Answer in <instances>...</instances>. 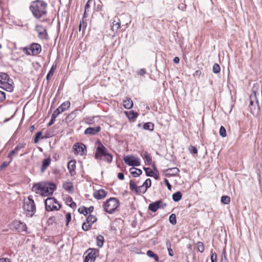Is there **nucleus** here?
<instances>
[{"mask_svg": "<svg viewBox=\"0 0 262 262\" xmlns=\"http://www.w3.org/2000/svg\"><path fill=\"white\" fill-rule=\"evenodd\" d=\"M63 188L69 192L72 193L74 191V187L70 183H66L63 184Z\"/></svg>", "mask_w": 262, "mask_h": 262, "instance_id": "obj_27", "label": "nucleus"}, {"mask_svg": "<svg viewBox=\"0 0 262 262\" xmlns=\"http://www.w3.org/2000/svg\"><path fill=\"white\" fill-rule=\"evenodd\" d=\"M119 206V202L115 198H111L108 199L103 205L104 211L109 213L113 214Z\"/></svg>", "mask_w": 262, "mask_h": 262, "instance_id": "obj_3", "label": "nucleus"}, {"mask_svg": "<svg viewBox=\"0 0 262 262\" xmlns=\"http://www.w3.org/2000/svg\"><path fill=\"white\" fill-rule=\"evenodd\" d=\"M46 209L48 211L58 210L61 207V205L54 198H49L45 201Z\"/></svg>", "mask_w": 262, "mask_h": 262, "instance_id": "obj_5", "label": "nucleus"}, {"mask_svg": "<svg viewBox=\"0 0 262 262\" xmlns=\"http://www.w3.org/2000/svg\"><path fill=\"white\" fill-rule=\"evenodd\" d=\"M97 218L95 216L90 214L86 218V222L88 224H92L96 222Z\"/></svg>", "mask_w": 262, "mask_h": 262, "instance_id": "obj_32", "label": "nucleus"}, {"mask_svg": "<svg viewBox=\"0 0 262 262\" xmlns=\"http://www.w3.org/2000/svg\"><path fill=\"white\" fill-rule=\"evenodd\" d=\"M86 17V16H85V17H84V16H83L82 20L80 21V26H81V25L82 26V30L83 31L85 30V29L86 27V26H87L86 19H85Z\"/></svg>", "mask_w": 262, "mask_h": 262, "instance_id": "obj_44", "label": "nucleus"}, {"mask_svg": "<svg viewBox=\"0 0 262 262\" xmlns=\"http://www.w3.org/2000/svg\"><path fill=\"white\" fill-rule=\"evenodd\" d=\"M189 150H190V152H191L192 154H197V152H198V150H197L196 148L193 146H190L189 147Z\"/></svg>", "mask_w": 262, "mask_h": 262, "instance_id": "obj_56", "label": "nucleus"}, {"mask_svg": "<svg viewBox=\"0 0 262 262\" xmlns=\"http://www.w3.org/2000/svg\"><path fill=\"white\" fill-rule=\"evenodd\" d=\"M23 50L27 55H36L41 51V47L38 43H33L29 48H24Z\"/></svg>", "mask_w": 262, "mask_h": 262, "instance_id": "obj_6", "label": "nucleus"}, {"mask_svg": "<svg viewBox=\"0 0 262 262\" xmlns=\"http://www.w3.org/2000/svg\"><path fill=\"white\" fill-rule=\"evenodd\" d=\"M249 99L250 101H252L255 102L256 105L257 107V109H259V103L258 99L256 97V92L255 91H252V93L249 97Z\"/></svg>", "mask_w": 262, "mask_h": 262, "instance_id": "obj_22", "label": "nucleus"}, {"mask_svg": "<svg viewBox=\"0 0 262 262\" xmlns=\"http://www.w3.org/2000/svg\"><path fill=\"white\" fill-rule=\"evenodd\" d=\"M43 190V184L41 183H38L34 184L32 187V190L35 192L36 193L42 195Z\"/></svg>", "mask_w": 262, "mask_h": 262, "instance_id": "obj_19", "label": "nucleus"}, {"mask_svg": "<svg viewBox=\"0 0 262 262\" xmlns=\"http://www.w3.org/2000/svg\"><path fill=\"white\" fill-rule=\"evenodd\" d=\"M142 185L147 189L151 185V180L150 179H146Z\"/></svg>", "mask_w": 262, "mask_h": 262, "instance_id": "obj_46", "label": "nucleus"}, {"mask_svg": "<svg viewBox=\"0 0 262 262\" xmlns=\"http://www.w3.org/2000/svg\"><path fill=\"white\" fill-rule=\"evenodd\" d=\"M78 212L80 213L83 214L84 215H86L88 213V208L83 207L82 209L79 208Z\"/></svg>", "mask_w": 262, "mask_h": 262, "instance_id": "obj_51", "label": "nucleus"}, {"mask_svg": "<svg viewBox=\"0 0 262 262\" xmlns=\"http://www.w3.org/2000/svg\"><path fill=\"white\" fill-rule=\"evenodd\" d=\"M74 148L75 153L79 154L80 155H83L85 151H86V148L85 145L82 143H76L74 145Z\"/></svg>", "mask_w": 262, "mask_h": 262, "instance_id": "obj_12", "label": "nucleus"}, {"mask_svg": "<svg viewBox=\"0 0 262 262\" xmlns=\"http://www.w3.org/2000/svg\"><path fill=\"white\" fill-rule=\"evenodd\" d=\"M147 255L150 257L154 258L156 261L159 260V257L158 256L155 254L152 251L148 250L147 251Z\"/></svg>", "mask_w": 262, "mask_h": 262, "instance_id": "obj_35", "label": "nucleus"}, {"mask_svg": "<svg viewBox=\"0 0 262 262\" xmlns=\"http://www.w3.org/2000/svg\"><path fill=\"white\" fill-rule=\"evenodd\" d=\"M38 33V36L40 38H45L46 36V35H47L46 30V31L39 32Z\"/></svg>", "mask_w": 262, "mask_h": 262, "instance_id": "obj_58", "label": "nucleus"}, {"mask_svg": "<svg viewBox=\"0 0 262 262\" xmlns=\"http://www.w3.org/2000/svg\"><path fill=\"white\" fill-rule=\"evenodd\" d=\"M57 116L55 115V114H52L51 116V119L50 122L48 123V126H51L55 122V119Z\"/></svg>", "mask_w": 262, "mask_h": 262, "instance_id": "obj_49", "label": "nucleus"}, {"mask_svg": "<svg viewBox=\"0 0 262 262\" xmlns=\"http://www.w3.org/2000/svg\"><path fill=\"white\" fill-rule=\"evenodd\" d=\"M211 262H217V255L215 253H213L212 254L211 257Z\"/></svg>", "mask_w": 262, "mask_h": 262, "instance_id": "obj_57", "label": "nucleus"}, {"mask_svg": "<svg viewBox=\"0 0 262 262\" xmlns=\"http://www.w3.org/2000/svg\"><path fill=\"white\" fill-rule=\"evenodd\" d=\"M76 111L77 110L73 111L69 114L65 119V121L67 123H69L74 120L76 117Z\"/></svg>", "mask_w": 262, "mask_h": 262, "instance_id": "obj_24", "label": "nucleus"}, {"mask_svg": "<svg viewBox=\"0 0 262 262\" xmlns=\"http://www.w3.org/2000/svg\"><path fill=\"white\" fill-rule=\"evenodd\" d=\"M126 114L129 119H134L138 116V113L133 111L128 113L126 112Z\"/></svg>", "mask_w": 262, "mask_h": 262, "instance_id": "obj_33", "label": "nucleus"}, {"mask_svg": "<svg viewBox=\"0 0 262 262\" xmlns=\"http://www.w3.org/2000/svg\"><path fill=\"white\" fill-rule=\"evenodd\" d=\"M66 225L68 226L69 223L71 220V214L70 213H67L66 215Z\"/></svg>", "mask_w": 262, "mask_h": 262, "instance_id": "obj_54", "label": "nucleus"}, {"mask_svg": "<svg viewBox=\"0 0 262 262\" xmlns=\"http://www.w3.org/2000/svg\"><path fill=\"white\" fill-rule=\"evenodd\" d=\"M76 162L74 160H71L68 164V168L71 176H74L75 174Z\"/></svg>", "mask_w": 262, "mask_h": 262, "instance_id": "obj_17", "label": "nucleus"}, {"mask_svg": "<svg viewBox=\"0 0 262 262\" xmlns=\"http://www.w3.org/2000/svg\"><path fill=\"white\" fill-rule=\"evenodd\" d=\"M23 209L27 214L32 217L36 211V207L34 201L31 196H29L27 200H24Z\"/></svg>", "mask_w": 262, "mask_h": 262, "instance_id": "obj_4", "label": "nucleus"}, {"mask_svg": "<svg viewBox=\"0 0 262 262\" xmlns=\"http://www.w3.org/2000/svg\"><path fill=\"white\" fill-rule=\"evenodd\" d=\"M212 71L215 74H218L221 71V68L219 64L215 63L213 66Z\"/></svg>", "mask_w": 262, "mask_h": 262, "instance_id": "obj_39", "label": "nucleus"}, {"mask_svg": "<svg viewBox=\"0 0 262 262\" xmlns=\"http://www.w3.org/2000/svg\"><path fill=\"white\" fill-rule=\"evenodd\" d=\"M143 128L145 130L152 131L154 128V124L152 122H147L143 125Z\"/></svg>", "mask_w": 262, "mask_h": 262, "instance_id": "obj_30", "label": "nucleus"}, {"mask_svg": "<svg viewBox=\"0 0 262 262\" xmlns=\"http://www.w3.org/2000/svg\"><path fill=\"white\" fill-rule=\"evenodd\" d=\"M56 188V185L53 183H49L43 184L42 192H41L42 196L52 195Z\"/></svg>", "mask_w": 262, "mask_h": 262, "instance_id": "obj_9", "label": "nucleus"}, {"mask_svg": "<svg viewBox=\"0 0 262 262\" xmlns=\"http://www.w3.org/2000/svg\"><path fill=\"white\" fill-rule=\"evenodd\" d=\"M141 156L142 157L143 159L145 161V163L149 165L152 163V158L150 156V155L148 154V153L147 151H144L142 152L141 154Z\"/></svg>", "mask_w": 262, "mask_h": 262, "instance_id": "obj_18", "label": "nucleus"}, {"mask_svg": "<svg viewBox=\"0 0 262 262\" xmlns=\"http://www.w3.org/2000/svg\"><path fill=\"white\" fill-rule=\"evenodd\" d=\"M26 146V143H19L14 148L15 150L18 151L21 149L24 148Z\"/></svg>", "mask_w": 262, "mask_h": 262, "instance_id": "obj_50", "label": "nucleus"}, {"mask_svg": "<svg viewBox=\"0 0 262 262\" xmlns=\"http://www.w3.org/2000/svg\"><path fill=\"white\" fill-rule=\"evenodd\" d=\"M101 130L100 126H97L95 127H89L84 130V134L95 135L99 132Z\"/></svg>", "mask_w": 262, "mask_h": 262, "instance_id": "obj_15", "label": "nucleus"}, {"mask_svg": "<svg viewBox=\"0 0 262 262\" xmlns=\"http://www.w3.org/2000/svg\"><path fill=\"white\" fill-rule=\"evenodd\" d=\"M137 73L139 75H144L146 74V71L144 69H140L137 72Z\"/></svg>", "mask_w": 262, "mask_h": 262, "instance_id": "obj_59", "label": "nucleus"}, {"mask_svg": "<svg viewBox=\"0 0 262 262\" xmlns=\"http://www.w3.org/2000/svg\"><path fill=\"white\" fill-rule=\"evenodd\" d=\"M129 188H130V189L133 192L137 193V192L138 191V190H137L138 187H137L136 184L132 180H130L129 181Z\"/></svg>", "mask_w": 262, "mask_h": 262, "instance_id": "obj_31", "label": "nucleus"}, {"mask_svg": "<svg viewBox=\"0 0 262 262\" xmlns=\"http://www.w3.org/2000/svg\"><path fill=\"white\" fill-rule=\"evenodd\" d=\"M120 28V23L116 21L115 20L113 22L112 29L113 31H117Z\"/></svg>", "mask_w": 262, "mask_h": 262, "instance_id": "obj_37", "label": "nucleus"}, {"mask_svg": "<svg viewBox=\"0 0 262 262\" xmlns=\"http://www.w3.org/2000/svg\"><path fill=\"white\" fill-rule=\"evenodd\" d=\"M70 104L71 103L69 101L62 103L53 113L55 114L57 116L59 114L68 109L70 106Z\"/></svg>", "mask_w": 262, "mask_h": 262, "instance_id": "obj_11", "label": "nucleus"}, {"mask_svg": "<svg viewBox=\"0 0 262 262\" xmlns=\"http://www.w3.org/2000/svg\"><path fill=\"white\" fill-rule=\"evenodd\" d=\"M123 160L124 162L129 166H138L140 165V159L134 155L124 157Z\"/></svg>", "mask_w": 262, "mask_h": 262, "instance_id": "obj_8", "label": "nucleus"}, {"mask_svg": "<svg viewBox=\"0 0 262 262\" xmlns=\"http://www.w3.org/2000/svg\"><path fill=\"white\" fill-rule=\"evenodd\" d=\"M130 173L134 177H137L142 173V170L140 169L132 167L130 168Z\"/></svg>", "mask_w": 262, "mask_h": 262, "instance_id": "obj_23", "label": "nucleus"}, {"mask_svg": "<svg viewBox=\"0 0 262 262\" xmlns=\"http://www.w3.org/2000/svg\"><path fill=\"white\" fill-rule=\"evenodd\" d=\"M221 262H229L226 256L225 255V253L223 252L222 256V261Z\"/></svg>", "mask_w": 262, "mask_h": 262, "instance_id": "obj_61", "label": "nucleus"}, {"mask_svg": "<svg viewBox=\"0 0 262 262\" xmlns=\"http://www.w3.org/2000/svg\"><path fill=\"white\" fill-rule=\"evenodd\" d=\"M9 76L7 74L0 72V85L7 81H9Z\"/></svg>", "mask_w": 262, "mask_h": 262, "instance_id": "obj_25", "label": "nucleus"}, {"mask_svg": "<svg viewBox=\"0 0 262 262\" xmlns=\"http://www.w3.org/2000/svg\"><path fill=\"white\" fill-rule=\"evenodd\" d=\"M98 253V250L90 248L84 253L85 255L83 262H94Z\"/></svg>", "mask_w": 262, "mask_h": 262, "instance_id": "obj_7", "label": "nucleus"}, {"mask_svg": "<svg viewBox=\"0 0 262 262\" xmlns=\"http://www.w3.org/2000/svg\"><path fill=\"white\" fill-rule=\"evenodd\" d=\"M198 250L200 252H203L205 250V247L203 243L201 242H199L196 244Z\"/></svg>", "mask_w": 262, "mask_h": 262, "instance_id": "obj_42", "label": "nucleus"}, {"mask_svg": "<svg viewBox=\"0 0 262 262\" xmlns=\"http://www.w3.org/2000/svg\"><path fill=\"white\" fill-rule=\"evenodd\" d=\"M165 174L167 177H171L176 176L179 172V169L177 167L168 168L165 171Z\"/></svg>", "mask_w": 262, "mask_h": 262, "instance_id": "obj_16", "label": "nucleus"}, {"mask_svg": "<svg viewBox=\"0 0 262 262\" xmlns=\"http://www.w3.org/2000/svg\"><path fill=\"white\" fill-rule=\"evenodd\" d=\"M91 227V224H88V223H84L82 224V228L84 231L88 230Z\"/></svg>", "mask_w": 262, "mask_h": 262, "instance_id": "obj_52", "label": "nucleus"}, {"mask_svg": "<svg viewBox=\"0 0 262 262\" xmlns=\"http://www.w3.org/2000/svg\"><path fill=\"white\" fill-rule=\"evenodd\" d=\"M107 194V192L104 189H99L96 190L93 193L94 197L97 200H101L104 198Z\"/></svg>", "mask_w": 262, "mask_h": 262, "instance_id": "obj_14", "label": "nucleus"}, {"mask_svg": "<svg viewBox=\"0 0 262 262\" xmlns=\"http://www.w3.org/2000/svg\"><path fill=\"white\" fill-rule=\"evenodd\" d=\"M41 135H42L41 132H38L35 134V137L34 139V142L35 143H37V142H38L39 139Z\"/></svg>", "mask_w": 262, "mask_h": 262, "instance_id": "obj_48", "label": "nucleus"}, {"mask_svg": "<svg viewBox=\"0 0 262 262\" xmlns=\"http://www.w3.org/2000/svg\"><path fill=\"white\" fill-rule=\"evenodd\" d=\"M166 206V203H164L162 200H158L155 202L150 203L148 206V209L152 212H155L158 209H164Z\"/></svg>", "mask_w": 262, "mask_h": 262, "instance_id": "obj_10", "label": "nucleus"}, {"mask_svg": "<svg viewBox=\"0 0 262 262\" xmlns=\"http://www.w3.org/2000/svg\"><path fill=\"white\" fill-rule=\"evenodd\" d=\"M220 135L222 137H225L227 135L225 128L221 126L220 129Z\"/></svg>", "mask_w": 262, "mask_h": 262, "instance_id": "obj_45", "label": "nucleus"}, {"mask_svg": "<svg viewBox=\"0 0 262 262\" xmlns=\"http://www.w3.org/2000/svg\"><path fill=\"white\" fill-rule=\"evenodd\" d=\"M99 144L97 147L95 154V158L99 160H103L108 163L112 162L113 155L108 152L107 149L102 145L100 142L98 141Z\"/></svg>", "mask_w": 262, "mask_h": 262, "instance_id": "obj_2", "label": "nucleus"}, {"mask_svg": "<svg viewBox=\"0 0 262 262\" xmlns=\"http://www.w3.org/2000/svg\"><path fill=\"white\" fill-rule=\"evenodd\" d=\"M102 7H103V5H102V3L100 2V4H98L97 5V7H96L97 11H102Z\"/></svg>", "mask_w": 262, "mask_h": 262, "instance_id": "obj_62", "label": "nucleus"}, {"mask_svg": "<svg viewBox=\"0 0 262 262\" xmlns=\"http://www.w3.org/2000/svg\"><path fill=\"white\" fill-rule=\"evenodd\" d=\"M169 222L173 225L177 224V218L175 214H171L169 217Z\"/></svg>", "mask_w": 262, "mask_h": 262, "instance_id": "obj_36", "label": "nucleus"}, {"mask_svg": "<svg viewBox=\"0 0 262 262\" xmlns=\"http://www.w3.org/2000/svg\"><path fill=\"white\" fill-rule=\"evenodd\" d=\"M93 0H89L84 7V17H85V15L86 14V12L88 11V9L90 7V3H92Z\"/></svg>", "mask_w": 262, "mask_h": 262, "instance_id": "obj_47", "label": "nucleus"}, {"mask_svg": "<svg viewBox=\"0 0 262 262\" xmlns=\"http://www.w3.org/2000/svg\"><path fill=\"white\" fill-rule=\"evenodd\" d=\"M164 183H165V185L167 186L168 189L170 190L171 188V185L169 183L168 180L166 179H164Z\"/></svg>", "mask_w": 262, "mask_h": 262, "instance_id": "obj_63", "label": "nucleus"}, {"mask_svg": "<svg viewBox=\"0 0 262 262\" xmlns=\"http://www.w3.org/2000/svg\"><path fill=\"white\" fill-rule=\"evenodd\" d=\"M6 99L5 93L2 91H0V101H3Z\"/></svg>", "mask_w": 262, "mask_h": 262, "instance_id": "obj_60", "label": "nucleus"}, {"mask_svg": "<svg viewBox=\"0 0 262 262\" xmlns=\"http://www.w3.org/2000/svg\"><path fill=\"white\" fill-rule=\"evenodd\" d=\"M123 106L126 109H130L133 106V102L132 99L126 97L125 100L123 102Z\"/></svg>", "mask_w": 262, "mask_h": 262, "instance_id": "obj_20", "label": "nucleus"}, {"mask_svg": "<svg viewBox=\"0 0 262 262\" xmlns=\"http://www.w3.org/2000/svg\"><path fill=\"white\" fill-rule=\"evenodd\" d=\"M137 190H138V191L137 192V194H141V193L144 194V193H145L146 192L147 189L142 185H141V186H140L139 187H138Z\"/></svg>", "mask_w": 262, "mask_h": 262, "instance_id": "obj_41", "label": "nucleus"}, {"mask_svg": "<svg viewBox=\"0 0 262 262\" xmlns=\"http://www.w3.org/2000/svg\"><path fill=\"white\" fill-rule=\"evenodd\" d=\"M11 162V161H10V160L9 162H6V161L2 163V164L1 165V166H0L1 170H3V169H4L6 167H7L9 165V164Z\"/></svg>", "mask_w": 262, "mask_h": 262, "instance_id": "obj_55", "label": "nucleus"}, {"mask_svg": "<svg viewBox=\"0 0 262 262\" xmlns=\"http://www.w3.org/2000/svg\"><path fill=\"white\" fill-rule=\"evenodd\" d=\"M17 152L18 151H17L16 150H15V149H13L12 150V151H11L8 155V158L10 159V161H12V160H13V157H14L17 154Z\"/></svg>", "mask_w": 262, "mask_h": 262, "instance_id": "obj_43", "label": "nucleus"}, {"mask_svg": "<svg viewBox=\"0 0 262 262\" xmlns=\"http://www.w3.org/2000/svg\"><path fill=\"white\" fill-rule=\"evenodd\" d=\"M55 68H56V66H54L53 65L52 66L50 71L49 72V73H48V74L46 76V79L47 80H49L50 77L53 75L54 73L55 72Z\"/></svg>", "mask_w": 262, "mask_h": 262, "instance_id": "obj_38", "label": "nucleus"}, {"mask_svg": "<svg viewBox=\"0 0 262 262\" xmlns=\"http://www.w3.org/2000/svg\"><path fill=\"white\" fill-rule=\"evenodd\" d=\"M182 197V195L180 191H177L172 194V199L174 202L179 201Z\"/></svg>", "mask_w": 262, "mask_h": 262, "instance_id": "obj_29", "label": "nucleus"}, {"mask_svg": "<svg viewBox=\"0 0 262 262\" xmlns=\"http://www.w3.org/2000/svg\"><path fill=\"white\" fill-rule=\"evenodd\" d=\"M13 80L11 79H9V81H6L4 83H3L2 84L0 85V87L4 89V90L8 92H12L13 90Z\"/></svg>", "mask_w": 262, "mask_h": 262, "instance_id": "obj_13", "label": "nucleus"}, {"mask_svg": "<svg viewBox=\"0 0 262 262\" xmlns=\"http://www.w3.org/2000/svg\"><path fill=\"white\" fill-rule=\"evenodd\" d=\"M254 102H254V101L250 100V104L249 106L251 113L253 115L255 113H257L258 112V110H259V109H257V107L256 105V103L255 104H254Z\"/></svg>", "mask_w": 262, "mask_h": 262, "instance_id": "obj_26", "label": "nucleus"}, {"mask_svg": "<svg viewBox=\"0 0 262 262\" xmlns=\"http://www.w3.org/2000/svg\"><path fill=\"white\" fill-rule=\"evenodd\" d=\"M0 262H11V261L8 258H0Z\"/></svg>", "mask_w": 262, "mask_h": 262, "instance_id": "obj_64", "label": "nucleus"}, {"mask_svg": "<svg viewBox=\"0 0 262 262\" xmlns=\"http://www.w3.org/2000/svg\"><path fill=\"white\" fill-rule=\"evenodd\" d=\"M97 245L99 247L101 248L103 245L104 243V237L99 234L97 236Z\"/></svg>", "mask_w": 262, "mask_h": 262, "instance_id": "obj_28", "label": "nucleus"}, {"mask_svg": "<svg viewBox=\"0 0 262 262\" xmlns=\"http://www.w3.org/2000/svg\"><path fill=\"white\" fill-rule=\"evenodd\" d=\"M51 160L50 158L45 159L42 161L41 171L43 172L50 164Z\"/></svg>", "mask_w": 262, "mask_h": 262, "instance_id": "obj_21", "label": "nucleus"}, {"mask_svg": "<svg viewBox=\"0 0 262 262\" xmlns=\"http://www.w3.org/2000/svg\"><path fill=\"white\" fill-rule=\"evenodd\" d=\"M144 170L146 172V175L148 177L154 176V171L149 167H144Z\"/></svg>", "mask_w": 262, "mask_h": 262, "instance_id": "obj_40", "label": "nucleus"}, {"mask_svg": "<svg viewBox=\"0 0 262 262\" xmlns=\"http://www.w3.org/2000/svg\"><path fill=\"white\" fill-rule=\"evenodd\" d=\"M46 29L41 25L36 26V31L37 32V33L39 32L46 31Z\"/></svg>", "mask_w": 262, "mask_h": 262, "instance_id": "obj_53", "label": "nucleus"}, {"mask_svg": "<svg viewBox=\"0 0 262 262\" xmlns=\"http://www.w3.org/2000/svg\"><path fill=\"white\" fill-rule=\"evenodd\" d=\"M221 202L224 204H229L230 202V198L229 196L223 195L221 197Z\"/></svg>", "mask_w": 262, "mask_h": 262, "instance_id": "obj_34", "label": "nucleus"}, {"mask_svg": "<svg viewBox=\"0 0 262 262\" xmlns=\"http://www.w3.org/2000/svg\"><path fill=\"white\" fill-rule=\"evenodd\" d=\"M48 4L43 0H35L31 3L30 9L33 16L37 19L42 18L45 21L47 15Z\"/></svg>", "mask_w": 262, "mask_h": 262, "instance_id": "obj_1", "label": "nucleus"}]
</instances>
